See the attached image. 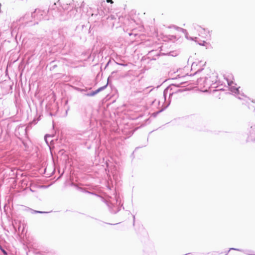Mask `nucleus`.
Instances as JSON below:
<instances>
[{"mask_svg":"<svg viewBox=\"0 0 255 255\" xmlns=\"http://www.w3.org/2000/svg\"><path fill=\"white\" fill-rule=\"evenodd\" d=\"M193 33L196 36H203L205 34V29L199 26L194 27L192 31Z\"/></svg>","mask_w":255,"mask_h":255,"instance_id":"1","label":"nucleus"},{"mask_svg":"<svg viewBox=\"0 0 255 255\" xmlns=\"http://www.w3.org/2000/svg\"><path fill=\"white\" fill-rule=\"evenodd\" d=\"M0 250L2 251V252L3 253V254L4 255H7L6 252L4 249H2V248L1 247V246H0Z\"/></svg>","mask_w":255,"mask_h":255,"instance_id":"2","label":"nucleus"},{"mask_svg":"<svg viewBox=\"0 0 255 255\" xmlns=\"http://www.w3.org/2000/svg\"><path fill=\"white\" fill-rule=\"evenodd\" d=\"M99 91V90H97V91L93 92L92 93L90 94L91 96H94L95 94H97Z\"/></svg>","mask_w":255,"mask_h":255,"instance_id":"3","label":"nucleus"},{"mask_svg":"<svg viewBox=\"0 0 255 255\" xmlns=\"http://www.w3.org/2000/svg\"><path fill=\"white\" fill-rule=\"evenodd\" d=\"M35 213H48L47 212H42V211H34Z\"/></svg>","mask_w":255,"mask_h":255,"instance_id":"4","label":"nucleus"},{"mask_svg":"<svg viewBox=\"0 0 255 255\" xmlns=\"http://www.w3.org/2000/svg\"><path fill=\"white\" fill-rule=\"evenodd\" d=\"M107 2H110L111 3H113V1L112 0H107Z\"/></svg>","mask_w":255,"mask_h":255,"instance_id":"5","label":"nucleus"}]
</instances>
